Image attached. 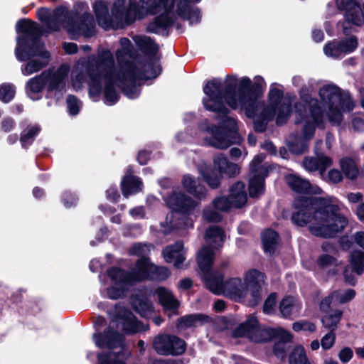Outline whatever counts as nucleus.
Masks as SVG:
<instances>
[{
	"label": "nucleus",
	"mask_w": 364,
	"mask_h": 364,
	"mask_svg": "<svg viewBox=\"0 0 364 364\" xmlns=\"http://www.w3.org/2000/svg\"><path fill=\"white\" fill-rule=\"evenodd\" d=\"M289 186L295 192L306 194L320 195L322 190L316 185H312L309 181L295 174H289L286 177Z\"/></svg>",
	"instance_id": "obj_22"
},
{
	"label": "nucleus",
	"mask_w": 364,
	"mask_h": 364,
	"mask_svg": "<svg viewBox=\"0 0 364 364\" xmlns=\"http://www.w3.org/2000/svg\"><path fill=\"white\" fill-rule=\"evenodd\" d=\"M225 240L223 230L218 226H210L205 232V240L208 246H203L198 252L197 262L207 288L215 294H223L231 299L237 301L247 295V287L239 277H233L223 282L225 270L230 268L229 262L222 261L218 268L210 272L214 261L213 249L222 247Z\"/></svg>",
	"instance_id": "obj_5"
},
{
	"label": "nucleus",
	"mask_w": 364,
	"mask_h": 364,
	"mask_svg": "<svg viewBox=\"0 0 364 364\" xmlns=\"http://www.w3.org/2000/svg\"><path fill=\"white\" fill-rule=\"evenodd\" d=\"M302 135L291 134L287 140L289 151L294 154H301L308 149V141L314 136L317 127L323 128L324 123H316L309 119L303 120Z\"/></svg>",
	"instance_id": "obj_19"
},
{
	"label": "nucleus",
	"mask_w": 364,
	"mask_h": 364,
	"mask_svg": "<svg viewBox=\"0 0 364 364\" xmlns=\"http://www.w3.org/2000/svg\"><path fill=\"white\" fill-rule=\"evenodd\" d=\"M347 198L350 203H363V195L360 193H350L347 195Z\"/></svg>",
	"instance_id": "obj_62"
},
{
	"label": "nucleus",
	"mask_w": 364,
	"mask_h": 364,
	"mask_svg": "<svg viewBox=\"0 0 364 364\" xmlns=\"http://www.w3.org/2000/svg\"><path fill=\"white\" fill-rule=\"evenodd\" d=\"M135 309L141 316L148 317L153 312V305L148 299H144L139 301Z\"/></svg>",
	"instance_id": "obj_47"
},
{
	"label": "nucleus",
	"mask_w": 364,
	"mask_h": 364,
	"mask_svg": "<svg viewBox=\"0 0 364 364\" xmlns=\"http://www.w3.org/2000/svg\"><path fill=\"white\" fill-rule=\"evenodd\" d=\"M201 0H178L176 14L173 11L175 0H114L112 14L109 15L107 6L102 1H96L93 5L99 26L105 29L118 28L141 19L146 15H158L148 25L149 32L160 33L172 26L179 16L191 25L198 23L201 20L200 11L192 3Z\"/></svg>",
	"instance_id": "obj_2"
},
{
	"label": "nucleus",
	"mask_w": 364,
	"mask_h": 364,
	"mask_svg": "<svg viewBox=\"0 0 364 364\" xmlns=\"http://www.w3.org/2000/svg\"><path fill=\"white\" fill-rule=\"evenodd\" d=\"M323 180L331 183H338L343 179L341 171L337 169L330 170L327 174L324 173V177H321Z\"/></svg>",
	"instance_id": "obj_51"
},
{
	"label": "nucleus",
	"mask_w": 364,
	"mask_h": 364,
	"mask_svg": "<svg viewBox=\"0 0 364 364\" xmlns=\"http://www.w3.org/2000/svg\"><path fill=\"white\" fill-rule=\"evenodd\" d=\"M209 318L208 316L201 314L186 315L178 319L177 328L185 329L190 327H196L208 322Z\"/></svg>",
	"instance_id": "obj_30"
},
{
	"label": "nucleus",
	"mask_w": 364,
	"mask_h": 364,
	"mask_svg": "<svg viewBox=\"0 0 364 364\" xmlns=\"http://www.w3.org/2000/svg\"><path fill=\"white\" fill-rule=\"evenodd\" d=\"M63 48L65 53L68 54H75L77 51V46L74 43H64Z\"/></svg>",
	"instance_id": "obj_63"
},
{
	"label": "nucleus",
	"mask_w": 364,
	"mask_h": 364,
	"mask_svg": "<svg viewBox=\"0 0 364 364\" xmlns=\"http://www.w3.org/2000/svg\"><path fill=\"white\" fill-rule=\"evenodd\" d=\"M129 214L134 219H141L145 216V211L143 206H138L129 210Z\"/></svg>",
	"instance_id": "obj_59"
},
{
	"label": "nucleus",
	"mask_w": 364,
	"mask_h": 364,
	"mask_svg": "<svg viewBox=\"0 0 364 364\" xmlns=\"http://www.w3.org/2000/svg\"><path fill=\"white\" fill-rule=\"evenodd\" d=\"M176 342V344L181 345V338L176 336L171 335H159L154 338L153 341V347L156 353L162 355H180V352L182 350L181 348L176 349H171L168 347V343L171 342Z\"/></svg>",
	"instance_id": "obj_23"
},
{
	"label": "nucleus",
	"mask_w": 364,
	"mask_h": 364,
	"mask_svg": "<svg viewBox=\"0 0 364 364\" xmlns=\"http://www.w3.org/2000/svg\"><path fill=\"white\" fill-rule=\"evenodd\" d=\"M133 173L131 167L128 168L127 174L122 181V191L124 197H128L131 194L136 193L142 189V182L139 178L130 174Z\"/></svg>",
	"instance_id": "obj_26"
},
{
	"label": "nucleus",
	"mask_w": 364,
	"mask_h": 364,
	"mask_svg": "<svg viewBox=\"0 0 364 364\" xmlns=\"http://www.w3.org/2000/svg\"><path fill=\"white\" fill-rule=\"evenodd\" d=\"M319 97L327 109V117L331 123L339 124L343 119V112H350L354 102L348 92L341 90L333 84L323 85L318 91Z\"/></svg>",
	"instance_id": "obj_13"
},
{
	"label": "nucleus",
	"mask_w": 364,
	"mask_h": 364,
	"mask_svg": "<svg viewBox=\"0 0 364 364\" xmlns=\"http://www.w3.org/2000/svg\"><path fill=\"white\" fill-rule=\"evenodd\" d=\"M264 282V275L257 269H250L245 274V283L247 288L262 287Z\"/></svg>",
	"instance_id": "obj_36"
},
{
	"label": "nucleus",
	"mask_w": 364,
	"mask_h": 364,
	"mask_svg": "<svg viewBox=\"0 0 364 364\" xmlns=\"http://www.w3.org/2000/svg\"><path fill=\"white\" fill-rule=\"evenodd\" d=\"M350 265L358 275L362 274L364 272V252L360 250L353 251L350 256Z\"/></svg>",
	"instance_id": "obj_41"
},
{
	"label": "nucleus",
	"mask_w": 364,
	"mask_h": 364,
	"mask_svg": "<svg viewBox=\"0 0 364 364\" xmlns=\"http://www.w3.org/2000/svg\"><path fill=\"white\" fill-rule=\"evenodd\" d=\"M106 193L107 198L112 201L114 202L119 198V193L115 187H110Z\"/></svg>",
	"instance_id": "obj_61"
},
{
	"label": "nucleus",
	"mask_w": 364,
	"mask_h": 364,
	"mask_svg": "<svg viewBox=\"0 0 364 364\" xmlns=\"http://www.w3.org/2000/svg\"><path fill=\"white\" fill-rule=\"evenodd\" d=\"M109 314L112 321L108 329L102 333H94L93 339L95 345L100 348L114 349L120 347L121 350L118 353L111 351L98 354V364H125L123 360L127 355L122 350L123 336L113 328L116 327L127 334H133L146 331L149 326L139 322L130 311L117 305Z\"/></svg>",
	"instance_id": "obj_7"
},
{
	"label": "nucleus",
	"mask_w": 364,
	"mask_h": 364,
	"mask_svg": "<svg viewBox=\"0 0 364 364\" xmlns=\"http://www.w3.org/2000/svg\"><path fill=\"white\" fill-rule=\"evenodd\" d=\"M112 268V267H111L110 269H108L107 274H108L109 277L111 279V280L112 281V282L115 285H118L119 287H111L107 289V296L109 299H117L122 297L124 294L127 287L129 285H132L134 283L125 284V283L120 282L116 279H112L109 274V271Z\"/></svg>",
	"instance_id": "obj_37"
},
{
	"label": "nucleus",
	"mask_w": 364,
	"mask_h": 364,
	"mask_svg": "<svg viewBox=\"0 0 364 364\" xmlns=\"http://www.w3.org/2000/svg\"><path fill=\"white\" fill-rule=\"evenodd\" d=\"M68 112L72 115H76L79 113L82 107V102L74 95H68L67 100Z\"/></svg>",
	"instance_id": "obj_48"
},
{
	"label": "nucleus",
	"mask_w": 364,
	"mask_h": 364,
	"mask_svg": "<svg viewBox=\"0 0 364 364\" xmlns=\"http://www.w3.org/2000/svg\"><path fill=\"white\" fill-rule=\"evenodd\" d=\"M332 304H337L335 301V296L333 292H331L328 296L321 300L319 304L320 310L323 312H327Z\"/></svg>",
	"instance_id": "obj_53"
},
{
	"label": "nucleus",
	"mask_w": 364,
	"mask_h": 364,
	"mask_svg": "<svg viewBox=\"0 0 364 364\" xmlns=\"http://www.w3.org/2000/svg\"><path fill=\"white\" fill-rule=\"evenodd\" d=\"M182 183L184 188L196 198L201 200L205 197L207 192L205 187L200 186L199 181L190 174L183 176Z\"/></svg>",
	"instance_id": "obj_28"
},
{
	"label": "nucleus",
	"mask_w": 364,
	"mask_h": 364,
	"mask_svg": "<svg viewBox=\"0 0 364 364\" xmlns=\"http://www.w3.org/2000/svg\"><path fill=\"white\" fill-rule=\"evenodd\" d=\"M310 92L311 88L306 85L303 86L299 90V96L302 102L294 105L296 113L295 124H299L305 119H309L316 123H325L324 112L318 100L311 97Z\"/></svg>",
	"instance_id": "obj_15"
},
{
	"label": "nucleus",
	"mask_w": 364,
	"mask_h": 364,
	"mask_svg": "<svg viewBox=\"0 0 364 364\" xmlns=\"http://www.w3.org/2000/svg\"><path fill=\"white\" fill-rule=\"evenodd\" d=\"M266 155L259 154L255 156L250 163V169L252 176L249 181V193L252 198L262 195L264 191V178L268 171L265 166L262 165Z\"/></svg>",
	"instance_id": "obj_20"
},
{
	"label": "nucleus",
	"mask_w": 364,
	"mask_h": 364,
	"mask_svg": "<svg viewBox=\"0 0 364 364\" xmlns=\"http://www.w3.org/2000/svg\"><path fill=\"white\" fill-rule=\"evenodd\" d=\"M77 198L70 192H65L63 196V202L66 208L75 205Z\"/></svg>",
	"instance_id": "obj_57"
},
{
	"label": "nucleus",
	"mask_w": 364,
	"mask_h": 364,
	"mask_svg": "<svg viewBox=\"0 0 364 364\" xmlns=\"http://www.w3.org/2000/svg\"><path fill=\"white\" fill-rule=\"evenodd\" d=\"M233 335L235 337H247L255 343L278 340L274 346L273 350L274 355L280 359L286 356L287 343L291 340L290 333L282 328H261L257 318L252 316L235 328Z\"/></svg>",
	"instance_id": "obj_10"
},
{
	"label": "nucleus",
	"mask_w": 364,
	"mask_h": 364,
	"mask_svg": "<svg viewBox=\"0 0 364 364\" xmlns=\"http://www.w3.org/2000/svg\"><path fill=\"white\" fill-rule=\"evenodd\" d=\"M218 211L210 206H207L203 210V218L210 223H218L223 218L222 215Z\"/></svg>",
	"instance_id": "obj_45"
},
{
	"label": "nucleus",
	"mask_w": 364,
	"mask_h": 364,
	"mask_svg": "<svg viewBox=\"0 0 364 364\" xmlns=\"http://www.w3.org/2000/svg\"><path fill=\"white\" fill-rule=\"evenodd\" d=\"M121 49L115 52L119 68L114 70V60L112 53L108 49H99L97 55H91L87 58L78 60L75 65L71 82L75 90L80 89L90 79L89 95L95 102L98 101L104 85L105 103L112 106L116 104L119 95L115 90L117 85L125 96L136 99L139 96V81L156 78L159 72L154 71L151 75L147 70L136 72V51L132 42L127 38L119 41Z\"/></svg>",
	"instance_id": "obj_1"
},
{
	"label": "nucleus",
	"mask_w": 364,
	"mask_h": 364,
	"mask_svg": "<svg viewBox=\"0 0 364 364\" xmlns=\"http://www.w3.org/2000/svg\"><path fill=\"white\" fill-rule=\"evenodd\" d=\"M16 30L21 35L16 38L15 55L18 61L25 62L21 66L22 75L29 76L47 67L50 54L41 41L43 28L35 21L23 18L17 21Z\"/></svg>",
	"instance_id": "obj_8"
},
{
	"label": "nucleus",
	"mask_w": 364,
	"mask_h": 364,
	"mask_svg": "<svg viewBox=\"0 0 364 364\" xmlns=\"http://www.w3.org/2000/svg\"><path fill=\"white\" fill-rule=\"evenodd\" d=\"M277 301V294L275 293L271 294L264 301L263 306V311L266 314H272L275 311Z\"/></svg>",
	"instance_id": "obj_50"
},
{
	"label": "nucleus",
	"mask_w": 364,
	"mask_h": 364,
	"mask_svg": "<svg viewBox=\"0 0 364 364\" xmlns=\"http://www.w3.org/2000/svg\"><path fill=\"white\" fill-rule=\"evenodd\" d=\"M200 175L203 177L204 181L212 188H218L220 185V177L210 168L205 165H200L198 167Z\"/></svg>",
	"instance_id": "obj_35"
},
{
	"label": "nucleus",
	"mask_w": 364,
	"mask_h": 364,
	"mask_svg": "<svg viewBox=\"0 0 364 364\" xmlns=\"http://www.w3.org/2000/svg\"><path fill=\"white\" fill-rule=\"evenodd\" d=\"M352 127L356 132H364V114L355 115L352 118Z\"/></svg>",
	"instance_id": "obj_55"
},
{
	"label": "nucleus",
	"mask_w": 364,
	"mask_h": 364,
	"mask_svg": "<svg viewBox=\"0 0 364 364\" xmlns=\"http://www.w3.org/2000/svg\"><path fill=\"white\" fill-rule=\"evenodd\" d=\"M277 84L270 85L268 93L269 104L264 102L265 108H272L273 113L277 114L276 123L282 125L287 122L291 114V102L289 100L283 99V90L276 87Z\"/></svg>",
	"instance_id": "obj_17"
},
{
	"label": "nucleus",
	"mask_w": 364,
	"mask_h": 364,
	"mask_svg": "<svg viewBox=\"0 0 364 364\" xmlns=\"http://www.w3.org/2000/svg\"><path fill=\"white\" fill-rule=\"evenodd\" d=\"M341 170L346 176L350 179H354L358 174V170L353 159L346 157L340 161Z\"/></svg>",
	"instance_id": "obj_39"
},
{
	"label": "nucleus",
	"mask_w": 364,
	"mask_h": 364,
	"mask_svg": "<svg viewBox=\"0 0 364 364\" xmlns=\"http://www.w3.org/2000/svg\"><path fill=\"white\" fill-rule=\"evenodd\" d=\"M336 341V334L333 331H329L321 339V346L325 350L331 349Z\"/></svg>",
	"instance_id": "obj_52"
},
{
	"label": "nucleus",
	"mask_w": 364,
	"mask_h": 364,
	"mask_svg": "<svg viewBox=\"0 0 364 364\" xmlns=\"http://www.w3.org/2000/svg\"><path fill=\"white\" fill-rule=\"evenodd\" d=\"M324 53L333 58H339L344 56L339 41H332L325 45L323 48Z\"/></svg>",
	"instance_id": "obj_42"
},
{
	"label": "nucleus",
	"mask_w": 364,
	"mask_h": 364,
	"mask_svg": "<svg viewBox=\"0 0 364 364\" xmlns=\"http://www.w3.org/2000/svg\"><path fill=\"white\" fill-rule=\"evenodd\" d=\"M292 328L295 331H305L309 332H314L316 330V326L314 323L302 321L294 323L292 325Z\"/></svg>",
	"instance_id": "obj_49"
},
{
	"label": "nucleus",
	"mask_w": 364,
	"mask_h": 364,
	"mask_svg": "<svg viewBox=\"0 0 364 364\" xmlns=\"http://www.w3.org/2000/svg\"><path fill=\"white\" fill-rule=\"evenodd\" d=\"M136 46L145 54L146 59L144 62L136 61V72H144L147 70L151 75L154 71L161 73V68L159 65V60L155 58V55L159 50V46L149 36H135L133 37Z\"/></svg>",
	"instance_id": "obj_16"
},
{
	"label": "nucleus",
	"mask_w": 364,
	"mask_h": 364,
	"mask_svg": "<svg viewBox=\"0 0 364 364\" xmlns=\"http://www.w3.org/2000/svg\"><path fill=\"white\" fill-rule=\"evenodd\" d=\"M155 293L165 310L174 311L178 308L179 303L168 289L164 287H158Z\"/></svg>",
	"instance_id": "obj_29"
},
{
	"label": "nucleus",
	"mask_w": 364,
	"mask_h": 364,
	"mask_svg": "<svg viewBox=\"0 0 364 364\" xmlns=\"http://www.w3.org/2000/svg\"><path fill=\"white\" fill-rule=\"evenodd\" d=\"M222 79L214 78L208 81L203 87L205 97L203 103L207 110L221 114L217 119L219 127L210 124L204 119L199 124L200 131L205 135L204 141L208 146L225 149L232 144H239L241 141L237 133V121L233 117L227 116L228 109L224 104L225 100L226 87Z\"/></svg>",
	"instance_id": "obj_4"
},
{
	"label": "nucleus",
	"mask_w": 364,
	"mask_h": 364,
	"mask_svg": "<svg viewBox=\"0 0 364 364\" xmlns=\"http://www.w3.org/2000/svg\"><path fill=\"white\" fill-rule=\"evenodd\" d=\"M336 2L340 10L346 11L347 23H351L355 26L364 23V13L356 0H336Z\"/></svg>",
	"instance_id": "obj_21"
},
{
	"label": "nucleus",
	"mask_w": 364,
	"mask_h": 364,
	"mask_svg": "<svg viewBox=\"0 0 364 364\" xmlns=\"http://www.w3.org/2000/svg\"><path fill=\"white\" fill-rule=\"evenodd\" d=\"M15 126V122L11 118H5L1 123V128L5 132L11 131Z\"/></svg>",
	"instance_id": "obj_60"
},
{
	"label": "nucleus",
	"mask_w": 364,
	"mask_h": 364,
	"mask_svg": "<svg viewBox=\"0 0 364 364\" xmlns=\"http://www.w3.org/2000/svg\"><path fill=\"white\" fill-rule=\"evenodd\" d=\"M333 295L335 296V301L338 304H345L351 301L355 296V290L348 289L345 291H334Z\"/></svg>",
	"instance_id": "obj_44"
},
{
	"label": "nucleus",
	"mask_w": 364,
	"mask_h": 364,
	"mask_svg": "<svg viewBox=\"0 0 364 364\" xmlns=\"http://www.w3.org/2000/svg\"><path fill=\"white\" fill-rule=\"evenodd\" d=\"M279 240V235L273 230L267 229L262 235V241L265 252L272 254L277 247Z\"/></svg>",
	"instance_id": "obj_32"
},
{
	"label": "nucleus",
	"mask_w": 364,
	"mask_h": 364,
	"mask_svg": "<svg viewBox=\"0 0 364 364\" xmlns=\"http://www.w3.org/2000/svg\"><path fill=\"white\" fill-rule=\"evenodd\" d=\"M171 272L165 267L156 266L150 259H138L135 267L130 272L118 267H112L109 271V276L118 282L125 284L135 283L144 279L153 281H164L166 279Z\"/></svg>",
	"instance_id": "obj_14"
},
{
	"label": "nucleus",
	"mask_w": 364,
	"mask_h": 364,
	"mask_svg": "<svg viewBox=\"0 0 364 364\" xmlns=\"http://www.w3.org/2000/svg\"><path fill=\"white\" fill-rule=\"evenodd\" d=\"M41 127L39 125H28L21 133L20 142L23 149H27L39 134Z\"/></svg>",
	"instance_id": "obj_33"
},
{
	"label": "nucleus",
	"mask_w": 364,
	"mask_h": 364,
	"mask_svg": "<svg viewBox=\"0 0 364 364\" xmlns=\"http://www.w3.org/2000/svg\"><path fill=\"white\" fill-rule=\"evenodd\" d=\"M214 166L218 169L220 173L225 174L228 177H235L240 173V167L238 165L230 162L227 157L220 154L214 157Z\"/></svg>",
	"instance_id": "obj_27"
},
{
	"label": "nucleus",
	"mask_w": 364,
	"mask_h": 364,
	"mask_svg": "<svg viewBox=\"0 0 364 364\" xmlns=\"http://www.w3.org/2000/svg\"><path fill=\"white\" fill-rule=\"evenodd\" d=\"M279 311L284 318H289L292 314H298L301 305L292 296L284 297L279 304Z\"/></svg>",
	"instance_id": "obj_31"
},
{
	"label": "nucleus",
	"mask_w": 364,
	"mask_h": 364,
	"mask_svg": "<svg viewBox=\"0 0 364 364\" xmlns=\"http://www.w3.org/2000/svg\"><path fill=\"white\" fill-rule=\"evenodd\" d=\"M251 291L252 300L253 305H257L261 301V289L262 287L250 288Z\"/></svg>",
	"instance_id": "obj_58"
},
{
	"label": "nucleus",
	"mask_w": 364,
	"mask_h": 364,
	"mask_svg": "<svg viewBox=\"0 0 364 364\" xmlns=\"http://www.w3.org/2000/svg\"><path fill=\"white\" fill-rule=\"evenodd\" d=\"M153 248V245L149 243L137 242L130 247L129 254L141 257L139 259H149L148 255Z\"/></svg>",
	"instance_id": "obj_38"
},
{
	"label": "nucleus",
	"mask_w": 364,
	"mask_h": 364,
	"mask_svg": "<svg viewBox=\"0 0 364 364\" xmlns=\"http://www.w3.org/2000/svg\"><path fill=\"white\" fill-rule=\"evenodd\" d=\"M289 364H311L304 347L296 346L289 358Z\"/></svg>",
	"instance_id": "obj_40"
},
{
	"label": "nucleus",
	"mask_w": 364,
	"mask_h": 364,
	"mask_svg": "<svg viewBox=\"0 0 364 364\" xmlns=\"http://www.w3.org/2000/svg\"><path fill=\"white\" fill-rule=\"evenodd\" d=\"M70 71L68 65H61L58 69H48L41 74L30 78L26 83V95L33 100L41 98L44 88L48 92H55L58 98L63 96L66 91V82Z\"/></svg>",
	"instance_id": "obj_12"
},
{
	"label": "nucleus",
	"mask_w": 364,
	"mask_h": 364,
	"mask_svg": "<svg viewBox=\"0 0 364 364\" xmlns=\"http://www.w3.org/2000/svg\"><path fill=\"white\" fill-rule=\"evenodd\" d=\"M335 258L328 254L319 256L317 259V264L320 267H326L332 265L335 262Z\"/></svg>",
	"instance_id": "obj_56"
},
{
	"label": "nucleus",
	"mask_w": 364,
	"mask_h": 364,
	"mask_svg": "<svg viewBox=\"0 0 364 364\" xmlns=\"http://www.w3.org/2000/svg\"><path fill=\"white\" fill-rule=\"evenodd\" d=\"M166 205L176 213H171L166 218L164 223H161V231L164 235L169 234L173 230H185L193 228V221L188 215L191 214L198 203L190 196L180 191H173L168 196L164 198Z\"/></svg>",
	"instance_id": "obj_11"
},
{
	"label": "nucleus",
	"mask_w": 364,
	"mask_h": 364,
	"mask_svg": "<svg viewBox=\"0 0 364 364\" xmlns=\"http://www.w3.org/2000/svg\"><path fill=\"white\" fill-rule=\"evenodd\" d=\"M303 166L308 172L318 171L321 177H324L326 170L332 165V159L321 154L316 156H306L303 160Z\"/></svg>",
	"instance_id": "obj_24"
},
{
	"label": "nucleus",
	"mask_w": 364,
	"mask_h": 364,
	"mask_svg": "<svg viewBox=\"0 0 364 364\" xmlns=\"http://www.w3.org/2000/svg\"><path fill=\"white\" fill-rule=\"evenodd\" d=\"M225 102L232 109L240 108L248 118L254 119V129L257 132L265 131L267 124L277 114L272 108H265L264 101L260 100L265 88L264 78L255 76L253 82L248 77L237 80L236 77H226Z\"/></svg>",
	"instance_id": "obj_6"
},
{
	"label": "nucleus",
	"mask_w": 364,
	"mask_h": 364,
	"mask_svg": "<svg viewBox=\"0 0 364 364\" xmlns=\"http://www.w3.org/2000/svg\"><path fill=\"white\" fill-rule=\"evenodd\" d=\"M15 95V86L12 84L4 83L0 86V100L7 103L10 102Z\"/></svg>",
	"instance_id": "obj_43"
},
{
	"label": "nucleus",
	"mask_w": 364,
	"mask_h": 364,
	"mask_svg": "<svg viewBox=\"0 0 364 364\" xmlns=\"http://www.w3.org/2000/svg\"><path fill=\"white\" fill-rule=\"evenodd\" d=\"M245 183L237 181L230 189L228 197L218 196L212 202L213 207L219 211L228 212L232 208H242L247 200Z\"/></svg>",
	"instance_id": "obj_18"
},
{
	"label": "nucleus",
	"mask_w": 364,
	"mask_h": 364,
	"mask_svg": "<svg viewBox=\"0 0 364 364\" xmlns=\"http://www.w3.org/2000/svg\"><path fill=\"white\" fill-rule=\"evenodd\" d=\"M355 243L364 249V232H357L354 236Z\"/></svg>",
	"instance_id": "obj_64"
},
{
	"label": "nucleus",
	"mask_w": 364,
	"mask_h": 364,
	"mask_svg": "<svg viewBox=\"0 0 364 364\" xmlns=\"http://www.w3.org/2000/svg\"><path fill=\"white\" fill-rule=\"evenodd\" d=\"M339 42L344 55L353 52L358 47V40L355 36H350Z\"/></svg>",
	"instance_id": "obj_46"
},
{
	"label": "nucleus",
	"mask_w": 364,
	"mask_h": 364,
	"mask_svg": "<svg viewBox=\"0 0 364 364\" xmlns=\"http://www.w3.org/2000/svg\"><path fill=\"white\" fill-rule=\"evenodd\" d=\"M343 311L336 309L328 314H326L321 318V322L324 328L329 329L330 331L336 330L338 324L341 321Z\"/></svg>",
	"instance_id": "obj_34"
},
{
	"label": "nucleus",
	"mask_w": 364,
	"mask_h": 364,
	"mask_svg": "<svg viewBox=\"0 0 364 364\" xmlns=\"http://www.w3.org/2000/svg\"><path fill=\"white\" fill-rule=\"evenodd\" d=\"M338 358L343 363H348L353 356V351L350 347L343 348L338 353Z\"/></svg>",
	"instance_id": "obj_54"
},
{
	"label": "nucleus",
	"mask_w": 364,
	"mask_h": 364,
	"mask_svg": "<svg viewBox=\"0 0 364 364\" xmlns=\"http://www.w3.org/2000/svg\"><path fill=\"white\" fill-rule=\"evenodd\" d=\"M294 207L298 210L292 213L291 222L299 227L309 224L310 232L316 237H333L348 224L331 197L299 196L294 201Z\"/></svg>",
	"instance_id": "obj_3"
},
{
	"label": "nucleus",
	"mask_w": 364,
	"mask_h": 364,
	"mask_svg": "<svg viewBox=\"0 0 364 364\" xmlns=\"http://www.w3.org/2000/svg\"><path fill=\"white\" fill-rule=\"evenodd\" d=\"M162 255L166 262L173 263L176 268H181L185 260L183 242L177 241L173 245H168L164 249Z\"/></svg>",
	"instance_id": "obj_25"
},
{
	"label": "nucleus",
	"mask_w": 364,
	"mask_h": 364,
	"mask_svg": "<svg viewBox=\"0 0 364 364\" xmlns=\"http://www.w3.org/2000/svg\"><path fill=\"white\" fill-rule=\"evenodd\" d=\"M87 10L86 4H76L70 11L63 6L57 7L52 13L46 8H41L37 11L38 18L52 31H58L61 26H64L73 39L80 36L90 37L95 32V21L92 15L85 11L81 14L77 9Z\"/></svg>",
	"instance_id": "obj_9"
}]
</instances>
